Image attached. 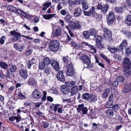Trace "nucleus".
<instances>
[{
	"instance_id": "obj_1",
	"label": "nucleus",
	"mask_w": 131,
	"mask_h": 131,
	"mask_svg": "<svg viewBox=\"0 0 131 131\" xmlns=\"http://www.w3.org/2000/svg\"><path fill=\"white\" fill-rule=\"evenodd\" d=\"M60 42L57 40L50 41L49 43L48 47L50 51L53 52H57L60 47Z\"/></svg>"
},
{
	"instance_id": "obj_2",
	"label": "nucleus",
	"mask_w": 131,
	"mask_h": 131,
	"mask_svg": "<svg viewBox=\"0 0 131 131\" xmlns=\"http://www.w3.org/2000/svg\"><path fill=\"white\" fill-rule=\"evenodd\" d=\"M10 33L12 36H13L10 38L11 40L13 42L17 41L21 39V34L19 32L14 30L11 31Z\"/></svg>"
},
{
	"instance_id": "obj_3",
	"label": "nucleus",
	"mask_w": 131,
	"mask_h": 131,
	"mask_svg": "<svg viewBox=\"0 0 131 131\" xmlns=\"http://www.w3.org/2000/svg\"><path fill=\"white\" fill-rule=\"evenodd\" d=\"M102 30L104 32L103 36L104 38L105 39H107L110 41H111L112 39V31L105 28H103Z\"/></svg>"
},
{
	"instance_id": "obj_4",
	"label": "nucleus",
	"mask_w": 131,
	"mask_h": 131,
	"mask_svg": "<svg viewBox=\"0 0 131 131\" xmlns=\"http://www.w3.org/2000/svg\"><path fill=\"white\" fill-rule=\"evenodd\" d=\"M109 8V5L107 4L103 6L101 4H99L97 6L98 10H101V13L103 14H105L108 11Z\"/></svg>"
},
{
	"instance_id": "obj_5",
	"label": "nucleus",
	"mask_w": 131,
	"mask_h": 131,
	"mask_svg": "<svg viewBox=\"0 0 131 131\" xmlns=\"http://www.w3.org/2000/svg\"><path fill=\"white\" fill-rule=\"evenodd\" d=\"M76 47L77 48H84L86 47H88L91 48V49H93L94 50V52H96V49L93 46L91 45L88 42H82L81 43L75 45Z\"/></svg>"
},
{
	"instance_id": "obj_6",
	"label": "nucleus",
	"mask_w": 131,
	"mask_h": 131,
	"mask_svg": "<svg viewBox=\"0 0 131 131\" xmlns=\"http://www.w3.org/2000/svg\"><path fill=\"white\" fill-rule=\"evenodd\" d=\"M75 68H74L73 65L70 63L67 66V74L68 75L72 76L75 73Z\"/></svg>"
},
{
	"instance_id": "obj_7",
	"label": "nucleus",
	"mask_w": 131,
	"mask_h": 131,
	"mask_svg": "<svg viewBox=\"0 0 131 131\" xmlns=\"http://www.w3.org/2000/svg\"><path fill=\"white\" fill-rule=\"evenodd\" d=\"M106 19L109 25L112 24L113 22L115 19V15L113 11L110 12L107 15Z\"/></svg>"
},
{
	"instance_id": "obj_8",
	"label": "nucleus",
	"mask_w": 131,
	"mask_h": 131,
	"mask_svg": "<svg viewBox=\"0 0 131 131\" xmlns=\"http://www.w3.org/2000/svg\"><path fill=\"white\" fill-rule=\"evenodd\" d=\"M53 30L54 31V34L56 36L61 35L62 33V29L57 26L53 25L52 26Z\"/></svg>"
},
{
	"instance_id": "obj_9",
	"label": "nucleus",
	"mask_w": 131,
	"mask_h": 131,
	"mask_svg": "<svg viewBox=\"0 0 131 131\" xmlns=\"http://www.w3.org/2000/svg\"><path fill=\"white\" fill-rule=\"evenodd\" d=\"M17 13L24 16L27 19L32 20L35 15H32L27 14L25 12L20 9H18L17 10Z\"/></svg>"
},
{
	"instance_id": "obj_10",
	"label": "nucleus",
	"mask_w": 131,
	"mask_h": 131,
	"mask_svg": "<svg viewBox=\"0 0 131 131\" xmlns=\"http://www.w3.org/2000/svg\"><path fill=\"white\" fill-rule=\"evenodd\" d=\"M78 106V107L77 108V110L78 112L81 113V112L82 111L83 115L87 114L88 111V108L86 107H84V104L79 105Z\"/></svg>"
},
{
	"instance_id": "obj_11",
	"label": "nucleus",
	"mask_w": 131,
	"mask_h": 131,
	"mask_svg": "<svg viewBox=\"0 0 131 131\" xmlns=\"http://www.w3.org/2000/svg\"><path fill=\"white\" fill-rule=\"evenodd\" d=\"M80 59L82 60L83 63L87 65L91 63V60L89 56L86 55H82L80 57Z\"/></svg>"
},
{
	"instance_id": "obj_12",
	"label": "nucleus",
	"mask_w": 131,
	"mask_h": 131,
	"mask_svg": "<svg viewBox=\"0 0 131 131\" xmlns=\"http://www.w3.org/2000/svg\"><path fill=\"white\" fill-rule=\"evenodd\" d=\"M63 71H59L57 75V79L62 82H64L65 80V78L63 75Z\"/></svg>"
},
{
	"instance_id": "obj_13",
	"label": "nucleus",
	"mask_w": 131,
	"mask_h": 131,
	"mask_svg": "<svg viewBox=\"0 0 131 131\" xmlns=\"http://www.w3.org/2000/svg\"><path fill=\"white\" fill-rule=\"evenodd\" d=\"M95 12V8L94 6H92V8L88 11H83V13L85 15L89 16H91L92 15L93 16Z\"/></svg>"
},
{
	"instance_id": "obj_14",
	"label": "nucleus",
	"mask_w": 131,
	"mask_h": 131,
	"mask_svg": "<svg viewBox=\"0 0 131 131\" xmlns=\"http://www.w3.org/2000/svg\"><path fill=\"white\" fill-rule=\"evenodd\" d=\"M51 64L56 71H58L59 70V64L57 61H56L54 60H51Z\"/></svg>"
},
{
	"instance_id": "obj_15",
	"label": "nucleus",
	"mask_w": 131,
	"mask_h": 131,
	"mask_svg": "<svg viewBox=\"0 0 131 131\" xmlns=\"http://www.w3.org/2000/svg\"><path fill=\"white\" fill-rule=\"evenodd\" d=\"M32 97L35 99H39L42 96L41 93L38 90H34L32 93Z\"/></svg>"
},
{
	"instance_id": "obj_16",
	"label": "nucleus",
	"mask_w": 131,
	"mask_h": 131,
	"mask_svg": "<svg viewBox=\"0 0 131 131\" xmlns=\"http://www.w3.org/2000/svg\"><path fill=\"white\" fill-rule=\"evenodd\" d=\"M19 73L20 76L24 79H27L28 77L27 71L25 69H21L19 71Z\"/></svg>"
},
{
	"instance_id": "obj_17",
	"label": "nucleus",
	"mask_w": 131,
	"mask_h": 131,
	"mask_svg": "<svg viewBox=\"0 0 131 131\" xmlns=\"http://www.w3.org/2000/svg\"><path fill=\"white\" fill-rule=\"evenodd\" d=\"M124 66V68L123 72L126 73L125 74V75H129L131 71V63H129V64L125 65Z\"/></svg>"
},
{
	"instance_id": "obj_18",
	"label": "nucleus",
	"mask_w": 131,
	"mask_h": 131,
	"mask_svg": "<svg viewBox=\"0 0 131 131\" xmlns=\"http://www.w3.org/2000/svg\"><path fill=\"white\" fill-rule=\"evenodd\" d=\"M68 2V0H63L61 2L59 3L57 6L58 9L59 10L62 9L64 7L65 5H67L66 3Z\"/></svg>"
},
{
	"instance_id": "obj_19",
	"label": "nucleus",
	"mask_w": 131,
	"mask_h": 131,
	"mask_svg": "<svg viewBox=\"0 0 131 131\" xmlns=\"http://www.w3.org/2000/svg\"><path fill=\"white\" fill-rule=\"evenodd\" d=\"M82 12L80 8L78 7L75 8L74 11V16L75 17H78L81 14Z\"/></svg>"
},
{
	"instance_id": "obj_20",
	"label": "nucleus",
	"mask_w": 131,
	"mask_h": 131,
	"mask_svg": "<svg viewBox=\"0 0 131 131\" xmlns=\"http://www.w3.org/2000/svg\"><path fill=\"white\" fill-rule=\"evenodd\" d=\"M127 45V40L125 39H124L121 44L119 47V51H121L124 48L126 47Z\"/></svg>"
},
{
	"instance_id": "obj_21",
	"label": "nucleus",
	"mask_w": 131,
	"mask_h": 131,
	"mask_svg": "<svg viewBox=\"0 0 131 131\" xmlns=\"http://www.w3.org/2000/svg\"><path fill=\"white\" fill-rule=\"evenodd\" d=\"M90 37H92L91 39H94L96 38V35L97 33V31L96 30L94 29H91L89 31Z\"/></svg>"
},
{
	"instance_id": "obj_22",
	"label": "nucleus",
	"mask_w": 131,
	"mask_h": 131,
	"mask_svg": "<svg viewBox=\"0 0 131 131\" xmlns=\"http://www.w3.org/2000/svg\"><path fill=\"white\" fill-rule=\"evenodd\" d=\"M125 23L128 26L131 25V15H127L125 18Z\"/></svg>"
},
{
	"instance_id": "obj_23",
	"label": "nucleus",
	"mask_w": 131,
	"mask_h": 131,
	"mask_svg": "<svg viewBox=\"0 0 131 131\" xmlns=\"http://www.w3.org/2000/svg\"><path fill=\"white\" fill-rule=\"evenodd\" d=\"M61 90L63 93L64 94H68L69 93V89L66 86H62L61 87Z\"/></svg>"
},
{
	"instance_id": "obj_24",
	"label": "nucleus",
	"mask_w": 131,
	"mask_h": 131,
	"mask_svg": "<svg viewBox=\"0 0 131 131\" xmlns=\"http://www.w3.org/2000/svg\"><path fill=\"white\" fill-rule=\"evenodd\" d=\"M7 10L11 12H17V10L19 9H16V8L15 7L11 5H8L7 7Z\"/></svg>"
},
{
	"instance_id": "obj_25",
	"label": "nucleus",
	"mask_w": 131,
	"mask_h": 131,
	"mask_svg": "<svg viewBox=\"0 0 131 131\" xmlns=\"http://www.w3.org/2000/svg\"><path fill=\"white\" fill-rule=\"evenodd\" d=\"M122 92L124 93H128L131 91V87L128 85H126L125 87L122 89Z\"/></svg>"
},
{
	"instance_id": "obj_26",
	"label": "nucleus",
	"mask_w": 131,
	"mask_h": 131,
	"mask_svg": "<svg viewBox=\"0 0 131 131\" xmlns=\"http://www.w3.org/2000/svg\"><path fill=\"white\" fill-rule=\"evenodd\" d=\"M42 62L46 65V66H48L51 63V60L49 58L46 57L44 58Z\"/></svg>"
},
{
	"instance_id": "obj_27",
	"label": "nucleus",
	"mask_w": 131,
	"mask_h": 131,
	"mask_svg": "<svg viewBox=\"0 0 131 131\" xmlns=\"http://www.w3.org/2000/svg\"><path fill=\"white\" fill-rule=\"evenodd\" d=\"M79 89L78 87L77 86L71 88V96H73L78 91Z\"/></svg>"
},
{
	"instance_id": "obj_28",
	"label": "nucleus",
	"mask_w": 131,
	"mask_h": 131,
	"mask_svg": "<svg viewBox=\"0 0 131 131\" xmlns=\"http://www.w3.org/2000/svg\"><path fill=\"white\" fill-rule=\"evenodd\" d=\"M18 43H15L14 45V47L17 50L19 51H22L24 49V45H21L20 46L17 45Z\"/></svg>"
},
{
	"instance_id": "obj_29",
	"label": "nucleus",
	"mask_w": 131,
	"mask_h": 131,
	"mask_svg": "<svg viewBox=\"0 0 131 131\" xmlns=\"http://www.w3.org/2000/svg\"><path fill=\"white\" fill-rule=\"evenodd\" d=\"M9 120L12 121H14L16 120V122L15 123H17L20 121V118L19 117L17 116H12L9 117Z\"/></svg>"
},
{
	"instance_id": "obj_30",
	"label": "nucleus",
	"mask_w": 131,
	"mask_h": 131,
	"mask_svg": "<svg viewBox=\"0 0 131 131\" xmlns=\"http://www.w3.org/2000/svg\"><path fill=\"white\" fill-rule=\"evenodd\" d=\"M28 84L30 85L34 86L36 83V82L33 77H30L27 81Z\"/></svg>"
},
{
	"instance_id": "obj_31",
	"label": "nucleus",
	"mask_w": 131,
	"mask_h": 131,
	"mask_svg": "<svg viewBox=\"0 0 131 131\" xmlns=\"http://www.w3.org/2000/svg\"><path fill=\"white\" fill-rule=\"evenodd\" d=\"M108 50L111 52L114 53L115 52L119 51V48L117 49L114 47L108 46Z\"/></svg>"
},
{
	"instance_id": "obj_32",
	"label": "nucleus",
	"mask_w": 131,
	"mask_h": 131,
	"mask_svg": "<svg viewBox=\"0 0 131 131\" xmlns=\"http://www.w3.org/2000/svg\"><path fill=\"white\" fill-rule=\"evenodd\" d=\"M121 32L125 35L126 37L131 39V32L126 30H122Z\"/></svg>"
},
{
	"instance_id": "obj_33",
	"label": "nucleus",
	"mask_w": 131,
	"mask_h": 131,
	"mask_svg": "<svg viewBox=\"0 0 131 131\" xmlns=\"http://www.w3.org/2000/svg\"><path fill=\"white\" fill-rule=\"evenodd\" d=\"M69 27H71V28L73 29L77 28H81L80 25L78 24V23H72V24H70Z\"/></svg>"
},
{
	"instance_id": "obj_34",
	"label": "nucleus",
	"mask_w": 131,
	"mask_h": 131,
	"mask_svg": "<svg viewBox=\"0 0 131 131\" xmlns=\"http://www.w3.org/2000/svg\"><path fill=\"white\" fill-rule=\"evenodd\" d=\"M116 13H117L119 14H122L123 13L124 8L122 7H116L115 8Z\"/></svg>"
},
{
	"instance_id": "obj_35",
	"label": "nucleus",
	"mask_w": 131,
	"mask_h": 131,
	"mask_svg": "<svg viewBox=\"0 0 131 131\" xmlns=\"http://www.w3.org/2000/svg\"><path fill=\"white\" fill-rule=\"evenodd\" d=\"M89 100V102L90 103H94L97 100V97L95 95L91 94L90 96V98Z\"/></svg>"
},
{
	"instance_id": "obj_36",
	"label": "nucleus",
	"mask_w": 131,
	"mask_h": 131,
	"mask_svg": "<svg viewBox=\"0 0 131 131\" xmlns=\"http://www.w3.org/2000/svg\"><path fill=\"white\" fill-rule=\"evenodd\" d=\"M91 95L88 93H86L82 95V97L84 99L88 100L90 98Z\"/></svg>"
},
{
	"instance_id": "obj_37",
	"label": "nucleus",
	"mask_w": 131,
	"mask_h": 131,
	"mask_svg": "<svg viewBox=\"0 0 131 131\" xmlns=\"http://www.w3.org/2000/svg\"><path fill=\"white\" fill-rule=\"evenodd\" d=\"M65 84L67 86L72 87L75 85V82L74 81H73L71 82L68 81L65 82Z\"/></svg>"
},
{
	"instance_id": "obj_38",
	"label": "nucleus",
	"mask_w": 131,
	"mask_h": 131,
	"mask_svg": "<svg viewBox=\"0 0 131 131\" xmlns=\"http://www.w3.org/2000/svg\"><path fill=\"white\" fill-rule=\"evenodd\" d=\"M83 35L85 39H88L89 38H91L92 37H90L89 34V32L88 31H85L83 32Z\"/></svg>"
},
{
	"instance_id": "obj_39",
	"label": "nucleus",
	"mask_w": 131,
	"mask_h": 131,
	"mask_svg": "<svg viewBox=\"0 0 131 131\" xmlns=\"http://www.w3.org/2000/svg\"><path fill=\"white\" fill-rule=\"evenodd\" d=\"M82 7L83 9L84 10H86L88 9L89 5L87 2L85 1L83 2L82 4Z\"/></svg>"
},
{
	"instance_id": "obj_40",
	"label": "nucleus",
	"mask_w": 131,
	"mask_h": 131,
	"mask_svg": "<svg viewBox=\"0 0 131 131\" xmlns=\"http://www.w3.org/2000/svg\"><path fill=\"white\" fill-rule=\"evenodd\" d=\"M131 63V62L129 61V58H125L123 59L122 62L123 64L127 65L129 64V63Z\"/></svg>"
},
{
	"instance_id": "obj_41",
	"label": "nucleus",
	"mask_w": 131,
	"mask_h": 131,
	"mask_svg": "<svg viewBox=\"0 0 131 131\" xmlns=\"http://www.w3.org/2000/svg\"><path fill=\"white\" fill-rule=\"evenodd\" d=\"M55 15V14H49L48 15H43V17L45 19H51L52 17H53Z\"/></svg>"
},
{
	"instance_id": "obj_42",
	"label": "nucleus",
	"mask_w": 131,
	"mask_h": 131,
	"mask_svg": "<svg viewBox=\"0 0 131 131\" xmlns=\"http://www.w3.org/2000/svg\"><path fill=\"white\" fill-rule=\"evenodd\" d=\"M106 115L109 117L113 116L114 115L113 111L111 109L107 110L106 112Z\"/></svg>"
},
{
	"instance_id": "obj_43",
	"label": "nucleus",
	"mask_w": 131,
	"mask_h": 131,
	"mask_svg": "<svg viewBox=\"0 0 131 131\" xmlns=\"http://www.w3.org/2000/svg\"><path fill=\"white\" fill-rule=\"evenodd\" d=\"M51 72V68L49 67H46L44 70V72L46 74H49Z\"/></svg>"
},
{
	"instance_id": "obj_44",
	"label": "nucleus",
	"mask_w": 131,
	"mask_h": 131,
	"mask_svg": "<svg viewBox=\"0 0 131 131\" xmlns=\"http://www.w3.org/2000/svg\"><path fill=\"white\" fill-rule=\"evenodd\" d=\"M113 58L116 60L120 61L122 59V57L121 56L118 54H115L113 56Z\"/></svg>"
},
{
	"instance_id": "obj_45",
	"label": "nucleus",
	"mask_w": 131,
	"mask_h": 131,
	"mask_svg": "<svg viewBox=\"0 0 131 131\" xmlns=\"http://www.w3.org/2000/svg\"><path fill=\"white\" fill-rule=\"evenodd\" d=\"M0 66L4 69H6L8 67V65L5 62H0Z\"/></svg>"
},
{
	"instance_id": "obj_46",
	"label": "nucleus",
	"mask_w": 131,
	"mask_h": 131,
	"mask_svg": "<svg viewBox=\"0 0 131 131\" xmlns=\"http://www.w3.org/2000/svg\"><path fill=\"white\" fill-rule=\"evenodd\" d=\"M113 103L110 102L108 101L107 103L105 104V107L107 108H110L112 107H113Z\"/></svg>"
},
{
	"instance_id": "obj_47",
	"label": "nucleus",
	"mask_w": 131,
	"mask_h": 131,
	"mask_svg": "<svg viewBox=\"0 0 131 131\" xmlns=\"http://www.w3.org/2000/svg\"><path fill=\"white\" fill-rule=\"evenodd\" d=\"M100 55L102 57L105 59L107 62L109 63H110V61L109 59L105 55L102 54H100Z\"/></svg>"
},
{
	"instance_id": "obj_48",
	"label": "nucleus",
	"mask_w": 131,
	"mask_h": 131,
	"mask_svg": "<svg viewBox=\"0 0 131 131\" xmlns=\"http://www.w3.org/2000/svg\"><path fill=\"white\" fill-rule=\"evenodd\" d=\"M116 79L117 81L119 82H122L125 80L124 78L121 76L117 77Z\"/></svg>"
},
{
	"instance_id": "obj_49",
	"label": "nucleus",
	"mask_w": 131,
	"mask_h": 131,
	"mask_svg": "<svg viewBox=\"0 0 131 131\" xmlns=\"http://www.w3.org/2000/svg\"><path fill=\"white\" fill-rule=\"evenodd\" d=\"M46 65L42 62L39 63V68L40 69L42 70L44 69Z\"/></svg>"
},
{
	"instance_id": "obj_50",
	"label": "nucleus",
	"mask_w": 131,
	"mask_h": 131,
	"mask_svg": "<svg viewBox=\"0 0 131 131\" xmlns=\"http://www.w3.org/2000/svg\"><path fill=\"white\" fill-rule=\"evenodd\" d=\"M18 95L20 99H25L26 98V97L25 96L20 92H19L18 93Z\"/></svg>"
},
{
	"instance_id": "obj_51",
	"label": "nucleus",
	"mask_w": 131,
	"mask_h": 131,
	"mask_svg": "<svg viewBox=\"0 0 131 131\" xmlns=\"http://www.w3.org/2000/svg\"><path fill=\"white\" fill-rule=\"evenodd\" d=\"M39 20V18L38 17L35 15L31 21L33 23H35L38 22Z\"/></svg>"
},
{
	"instance_id": "obj_52",
	"label": "nucleus",
	"mask_w": 131,
	"mask_h": 131,
	"mask_svg": "<svg viewBox=\"0 0 131 131\" xmlns=\"http://www.w3.org/2000/svg\"><path fill=\"white\" fill-rule=\"evenodd\" d=\"M17 69V67L14 65H12L10 68V71L12 72H14Z\"/></svg>"
},
{
	"instance_id": "obj_53",
	"label": "nucleus",
	"mask_w": 131,
	"mask_h": 131,
	"mask_svg": "<svg viewBox=\"0 0 131 131\" xmlns=\"http://www.w3.org/2000/svg\"><path fill=\"white\" fill-rule=\"evenodd\" d=\"M42 123L43 127L45 128H47L49 125V123L46 121H42Z\"/></svg>"
},
{
	"instance_id": "obj_54",
	"label": "nucleus",
	"mask_w": 131,
	"mask_h": 131,
	"mask_svg": "<svg viewBox=\"0 0 131 131\" xmlns=\"http://www.w3.org/2000/svg\"><path fill=\"white\" fill-rule=\"evenodd\" d=\"M50 92L52 93V94H57L58 91L57 90V88H53L50 90Z\"/></svg>"
},
{
	"instance_id": "obj_55",
	"label": "nucleus",
	"mask_w": 131,
	"mask_h": 131,
	"mask_svg": "<svg viewBox=\"0 0 131 131\" xmlns=\"http://www.w3.org/2000/svg\"><path fill=\"white\" fill-rule=\"evenodd\" d=\"M102 37L100 36H97L96 39V42H101L102 41Z\"/></svg>"
},
{
	"instance_id": "obj_56",
	"label": "nucleus",
	"mask_w": 131,
	"mask_h": 131,
	"mask_svg": "<svg viewBox=\"0 0 131 131\" xmlns=\"http://www.w3.org/2000/svg\"><path fill=\"white\" fill-rule=\"evenodd\" d=\"M97 19H101L102 18V15H99L97 14L96 12L93 15Z\"/></svg>"
},
{
	"instance_id": "obj_57",
	"label": "nucleus",
	"mask_w": 131,
	"mask_h": 131,
	"mask_svg": "<svg viewBox=\"0 0 131 131\" xmlns=\"http://www.w3.org/2000/svg\"><path fill=\"white\" fill-rule=\"evenodd\" d=\"M71 18V16L70 15H67L64 18V20L66 22H68L70 21Z\"/></svg>"
},
{
	"instance_id": "obj_58",
	"label": "nucleus",
	"mask_w": 131,
	"mask_h": 131,
	"mask_svg": "<svg viewBox=\"0 0 131 131\" xmlns=\"http://www.w3.org/2000/svg\"><path fill=\"white\" fill-rule=\"evenodd\" d=\"M118 107V105L117 104L115 105L114 106L113 105L112 109L113 111L116 112L117 111Z\"/></svg>"
},
{
	"instance_id": "obj_59",
	"label": "nucleus",
	"mask_w": 131,
	"mask_h": 131,
	"mask_svg": "<svg viewBox=\"0 0 131 131\" xmlns=\"http://www.w3.org/2000/svg\"><path fill=\"white\" fill-rule=\"evenodd\" d=\"M5 36H3L1 37L0 40V43L2 45L4 43V40L5 39Z\"/></svg>"
},
{
	"instance_id": "obj_60",
	"label": "nucleus",
	"mask_w": 131,
	"mask_h": 131,
	"mask_svg": "<svg viewBox=\"0 0 131 131\" xmlns=\"http://www.w3.org/2000/svg\"><path fill=\"white\" fill-rule=\"evenodd\" d=\"M118 120L119 121V123L120 124H123L124 123L123 118L121 116L118 117V120H117V121Z\"/></svg>"
},
{
	"instance_id": "obj_61",
	"label": "nucleus",
	"mask_w": 131,
	"mask_h": 131,
	"mask_svg": "<svg viewBox=\"0 0 131 131\" xmlns=\"http://www.w3.org/2000/svg\"><path fill=\"white\" fill-rule=\"evenodd\" d=\"M126 53L127 54H129L131 52V48H130L127 47L125 49Z\"/></svg>"
},
{
	"instance_id": "obj_62",
	"label": "nucleus",
	"mask_w": 131,
	"mask_h": 131,
	"mask_svg": "<svg viewBox=\"0 0 131 131\" xmlns=\"http://www.w3.org/2000/svg\"><path fill=\"white\" fill-rule=\"evenodd\" d=\"M113 94H111L108 98V101L113 103L114 101L113 100Z\"/></svg>"
},
{
	"instance_id": "obj_63",
	"label": "nucleus",
	"mask_w": 131,
	"mask_h": 131,
	"mask_svg": "<svg viewBox=\"0 0 131 131\" xmlns=\"http://www.w3.org/2000/svg\"><path fill=\"white\" fill-rule=\"evenodd\" d=\"M63 60L65 63L67 64L69 62V61L66 57H63Z\"/></svg>"
},
{
	"instance_id": "obj_64",
	"label": "nucleus",
	"mask_w": 131,
	"mask_h": 131,
	"mask_svg": "<svg viewBox=\"0 0 131 131\" xmlns=\"http://www.w3.org/2000/svg\"><path fill=\"white\" fill-rule=\"evenodd\" d=\"M60 13L62 15L65 16L67 14V12L65 9H63L60 11Z\"/></svg>"
}]
</instances>
